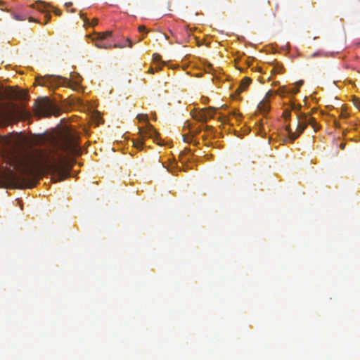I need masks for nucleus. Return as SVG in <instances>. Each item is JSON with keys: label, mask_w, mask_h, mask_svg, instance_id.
I'll return each mask as SVG.
<instances>
[{"label": "nucleus", "mask_w": 360, "mask_h": 360, "mask_svg": "<svg viewBox=\"0 0 360 360\" xmlns=\"http://www.w3.org/2000/svg\"><path fill=\"white\" fill-rule=\"evenodd\" d=\"M34 114L38 117H49L56 111V107L47 97L39 98L34 108Z\"/></svg>", "instance_id": "obj_3"}, {"label": "nucleus", "mask_w": 360, "mask_h": 360, "mask_svg": "<svg viewBox=\"0 0 360 360\" xmlns=\"http://www.w3.org/2000/svg\"><path fill=\"white\" fill-rule=\"evenodd\" d=\"M13 18L15 19V20H24L25 18H22V17H20V15H15L13 16Z\"/></svg>", "instance_id": "obj_21"}, {"label": "nucleus", "mask_w": 360, "mask_h": 360, "mask_svg": "<svg viewBox=\"0 0 360 360\" xmlns=\"http://www.w3.org/2000/svg\"><path fill=\"white\" fill-rule=\"evenodd\" d=\"M258 108H259V111L262 112H264V113L268 112L270 109V105L269 104V102L266 100L264 99L259 103Z\"/></svg>", "instance_id": "obj_8"}, {"label": "nucleus", "mask_w": 360, "mask_h": 360, "mask_svg": "<svg viewBox=\"0 0 360 360\" xmlns=\"http://www.w3.org/2000/svg\"><path fill=\"white\" fill-rule=\"evenodd\" d=\"M201 130H202L201 127H198L195 129H191L190 134L191 135H193V136L194 137V136H197L201 131Z\"/></svg>", "instance_id": "obj_14"}, {"label": "nucleus", "mask_w": 360, "mask_h": 360, "mask_svg": "<svg viewBox=\"0 0 360 360\" xmlns=\"http://www.w3.org/2000/svg\"><path fill=\"white\" fill-rule=\"evenodd\" d=\"M205 131L207 133H210V132H212L214 131V128L212 126H209V125H207L205 127Z\"/></svg>", "instance_id": "obj_19"}, {"label": "nucleus", "mask_w": 360, "mask_h": 360, "mask_svg": "<svg viewBox=\"0 0 360 360\" xmlns=\"http://www.w3.org/2000/svg\"><path fill=\"white\" fill-rule=\"evenodd\" d=\"M42 82H39V84L40 85H49L51 84L52 86H60L63 85L65 83H66L68 81L65 78H62L58 76H46L42 79Z\"/></svg>", "instance_id": "obj_5"}, {"label": "nucleus", "mask_w": 360, "mask_h": 360, "mask_svg": "<svg viewBox=\"0 0 360 360\" xmlns=\"http://www.w3.org/2000/svg\"><path fill=\"white\" fill-rule=\"evenodd\" d=\"M138 30L140 32H145L146 31V27L144 25H140L139 27H138Z\"/></svg>", "instance_id": "obj_20"}, {"label": "nucleus", "mask_w": 360, "mask_h": 360, "mask_svg": "<svg viewBox=\"0 0 360 360\" xmlns=\"http://www.w3.org/2000/svg\"><path fill=\"white\" fill-rule=\"evenodd\" d=\"M112 36V32L111 31H107L105 32L98 33L97 34V39H105L108 37H110Z\"/></svg>", "instance_id": "obj_11"}, {"label": "nucleus", "mask_w": 360, "mask_h": 360, "mask_svg": "<svg viewBox=\"0 0 360 360\" xmlns=\"http://www.w3.org/2000/svg\"><path fill=\"white\" fill-rule=\"evenodd\" d=\"M205 113H206L205 109L202 108L199 111L195 112V114L193 115V117L198 122H206V117Z\"/></svg>", "instance_id": "obj_6"}, {"label": "nucleus", "mask_w": 360, "mask_h": 360, "mask_svg": "<svg viewBox=\"0 0 360 360\" xmlns=\"http://www.w3.org/2000/svg\"><path fill=\"white\" fill-rule=\"evenodd\" d=\"M292 108L297 112V117L298 122L295 132L292 131L290 126H287L285 128V131H287L288 138L290 139L291 142L294 141L304 131L307 124L311 125L315 131L319 129V126L314 117L309 115L298 112L300 109V106L297 108L294 105Z\"/></svg>", "instance_id": "obj_2"}, {"label": "nucleus", "mask_w": 360, "mask_h": 360, "mask_svg": "<svg viewBox=\"0 0 360 360\" xmlns=\"http://www.w3.org/2000/svg\"><path fill=\"white\" fill-rule=\"evenodd\" d=\"M148 72L153 74L154 73V69L153 68H150L148 70Z\"/></svg>", "instance_id": "obj_27"}, {"label": "nucleus", "mask_w": 360, "mask_h": 360, "mask_svg": "<svg viewBox=\"0 0 360 360\" xmlns=\"http://www.w3.org/2000/svg\"><path fill=\"white\" fill-rule=\"evenodd\" d=\"M219 120L221 122H226L228 120V118L226 116H223L219 117Z\"/></svg>", "instance_id": "obj_22"}, {"label": "nucleus", "mask_w": 360, "mask_h": 360, "mask_svg": "<svg viewBox=\"0 0 360 360\" xmlns=\"http://www.w3.org/2000/svg\"><path fill=\"white\" fill-rule=\"evenodd\" d=\"M251 79L249 77H245L240 82V86L236 90L238 94H240L250 85Z\"/></svg>", "instance_id": "obj_7"}, {"label": "nucleus", "mask_w": 360, "mask_h": 360, "mask_svg": "<svg viewBox=\"0 0 360 360\" xmlns=\"http://www.w3.org/2000/svg\"><path fill=\"white\" fill-rule=\"evenodd\" d=\"M93 40L95 41V46L99 49H108L112 47L111 44L103 42V39L96 38L93 39Z\"/></svg>", "instance_id": "obj_9"}, {"label": "nucleus", "mask_w": 360, "mask_h": 360, "mask_svg": "<svg viewBox=\"0 0 360 360\" xmlns=\"http://www.w3.org/2000/svg\"><path fill=\"white\" fill-rule=\"evenodd\" d=\"M139 138L133 140V146L137 149H141L143 145V140L146 138L153 139L155 141L159 134L155 129L150 123L147 122L144 128L139 129Z\"/></svg>", "instance_id": "obj_4"}, {"label": "nucleus", "mask_w": 360, "mask_h": 360, "mask_svg": "<svg viewBox=\"0 0 360 360\" xmlns=\"http://www.w3.org/2000/svg\"><path fill=\"white\" fill-rule=\"evenodd\" d=\"M142 40H143V37L140 38V39H139V41H142Z\"/></svg>", "instance_id": "obj_33"}, {"label": "nucleus", "mask_w": 360, "mask_h": 360, "mask_svg": "<svg viewBox=\"0 0 360 360\" xmlns=\"http://www.w3.org/2000/svg\"><path fill=\"white\" fill-rule=\"evenodd\" d=\"M55 148L58 151L57 157L40 153L30 161L15 159L11 165L18 170L20 175L11 169L0 170V188H31L48 172L53 174L52 179L55 182L67 179L70 174L65 155H79L81 153L77 137L70 133L62 134L55 143Z\"/></svg>", "instance_id": "obj_1"}, {"label": "nucleus", "mask_w": 360, "mask_h": 360, "mask_svg": "<svg viewBox=\"0 0 360 360\" xmlns=\"http://www.w3.org/2000/svg\"><path fill=\"white\" fill-rule=\"evenodd\" d=\"M347 115L345 112H341L340 117L342 118H346Z\"/></svg>", "instance_id": "obj_25"}, {"label": "nucleus", "mask_w": 360, "mask_h": 360, "mask_svg": "<svg viewBox=\"0 0 360 360\" xmlns=\"http://www.w3.org/2000/svg\"><path fill=\"white\" fill-rule=\"evenodd\" d=\"M283 117L285 120H288L290 117V110L288 109H285L283 112Z\"/></svg>", "instance_id": "obj_15"}, {"label": "nucleus", "mask_w": 360, "mask_h": 360, "mask_svg": "<svg viewBox=\"0 0 360 360\" xmlns=\"http://www.w3.org/2000/svg\"><path fill=\"white\" fill-rule=\"evenodd\" d=\"M45 17L46 18V21L45 23H46L48 22V20H49V19L51 18V15L47 13V14H46Z\"/></svg>", "instance_id": "obj_23"}, {"label": "nucleus", "mask_w": 360, "mask_h": 360, "mask_svg": "<svg viewBox=\"0 0 360 360\" xmlns=\"http://www.w3.org/2000/svg\"><path fill=\"white\" fill-rule=\"evenodd\" d=\"M60 13H61V11H59V10H58V11H56V15H60Z\"/></svg>", "instance_id": "obj_29"}, {"label": "nucleus", "mask_w": 360, "mask_h": 360, "mask_svg": "<svg viewBox=\"0 0 360 360\" xmlns=\"http://www.w3.org/2000/svg\"><path fill=\"white\" fill-rule=\"evenodd\" d=\"M206 113H205L206 117V122L208 120V119L213 118L214 115L215 114L216 109L213 107H209L205 108Z\"/></svg>", "instance_id": "obj_10"}, {"label": "nucleus", "mask_w": 360, "mask_h": 360, "mask_svg": "<svg viewBox=\"0 0 360 360\" xmlns=\"http://www.w3.org/2000/svg\"><path fill=\"white\" fill-rule=\"evenodd\" d=\"M193 136L191 134L183 135V140L186 143H190L192 141Z\"/></svg>", "instance_id": "obj_13"}, {"label": "nucleus", "mask_w": 360, "mask_h": 360, "mask_svg": "<svg viewBox=\"0 0 360 360\" xmlns=\"http://www.w3.org/2000/svg\"><path fill=\"white\" fill-rule=\"evenodd\" d=\"M302 84H303V81H302V80H300V81H299V82H297V85L298 86H302Z\"/></svg>", "instance_id": "obj_26"}, {"label": "nucleus", "mask_w": 360, "mask_h": 360, "mask_svg": "<svg viewBox=\"0 0 360 360\" xmlns=\"http://www.w3.org/2000/svg\"><path fill=\"white\" fill-rule=\"evenodd\" d=\"M233 115H234V116H237V115H238V114H237L236 112H233Z\"/></svg>", "instance_id": "obj_31"}, {"label": "nucleus", "mask_w": 360, "mask_h": 360, "mask_svg": "<svg viewBox=\"0 0 360 360\" xmlns=\"http://www.w3.org/2000/svg\"><path fill=\"white\" fill-rule=\"evenodd\" d=\"M281 69H282V67L281 66H279V65H276L274 68L273 69V72L276 74V73H280L281 71Z\"/></svg>", "instance_id": "obj_17"}, {"label": "nucleus", "mask_w": 360, "mask_h": 360, "mask_svg": "<svg viewBox=\"0 0 360 360\" xmlns=\"http://www.w3.org/2000/svg\"><path fill=\"white\" fill-rule=\"evenodd\" d=\"M83 20L86 25H88L91 27H94L95 25H96L98 22V19L96 18L93 19V20L90 22L89 20L86 17L83 18Z\"/></svg>", "instance_id": "obj_12"}, {"label": "nucleus", "mask_w": 360, "mask_h": 360, "mask_svg": "<svg viewBox=\"0 0 360 360\" xmlns=\"http://www.w3.org/2000/svg\"><path fill=\"white\" fill-rule=\"evenodd\" d=\"M124 46H119V45H117V44H114V45H113V47H115V48H117V47L122 48V47H124Z\"/></svg>", "instance_id": "obj_28"}, {"label": "nucleus", "mask_w": 360, "mask_h": 360, "mask_svg": "<svg viewBox=\"0 0 360 360\" xmlns=\"http://www.w3.org/2000/svg\"><path fill=\"white\" fill-rule=\"evenodd\" d=\"M153 59L154 62L158 63L161 60V56L158 53H154L153 56Z\"/></svg>", "instance_id": "obj_16"}, {"label": "nucleus", "mask_w": 360, "mask_h": 360, "mask_svg": "<svg viewBox=\"0 0 360 360\" xmlns=\"http://www.w3.org/2000/svg\"><path fill=\"white\" fill-rule=\"evenodd\" d=\"M127 41L129 43V44H128L129 47H130V48L132 47V43H131V40L129 39H127Z\"/></svg>", "instance_id": "obj_24"}, {"label": "nucleus", "mask_w": 360, "mask_h": 360, "mask_svg": "<svg viewBox=\"0 0 360 360\" xmlns=\"http://www.w3.org/2000/svg\"><path fill=\"white\" fill-rule=\"evenodd\" d=\"M186 152H188V153H190V152H191L190 149H188V148H186V149H185V152H186Z\"/></svg>", "instance_id": "obj_30"}, {"label": "nucleus", "mask_w": 360, "mask_h": 360, "mask_svg": "<svg viewBox=\"0 0 360 360\" xmlns=\"http://www.w3.org/2000/svg\"><path fill=\"white\" fill-rule=\"evenodd\" d=\"M357 108L360 110V103L359 105H357Z\"/></svg>", "instance_id": "obj_34"}, {"label": "nucleus", "mask_w": 360, "mask_h": 360, "mask_svg": "<svg viewBox=\"0 0 360 360\" xmlns=\"http://www.w3.org/2000/svg\"><path fill=\"white\" fill-rule=\"evenodd\" d=\"M137 119L139 120V121L147 120V115L143 114L138 115Z\"/></svg>", "instance_id": "obj_18"}, {"label": "nucleus", "mask_w": 360, "mask_h": 360, "mask_svg": "<svg viewBox=\"0 0 360 360\" xmlns=\"http://www.w3.org/2000/svg\"><path fill=\"white\" fill-rule=\"evenodd\" d=\"M341 148H345V144H341Z\"/></svg>", "instance_id": "obj_32"}]
</instances>
